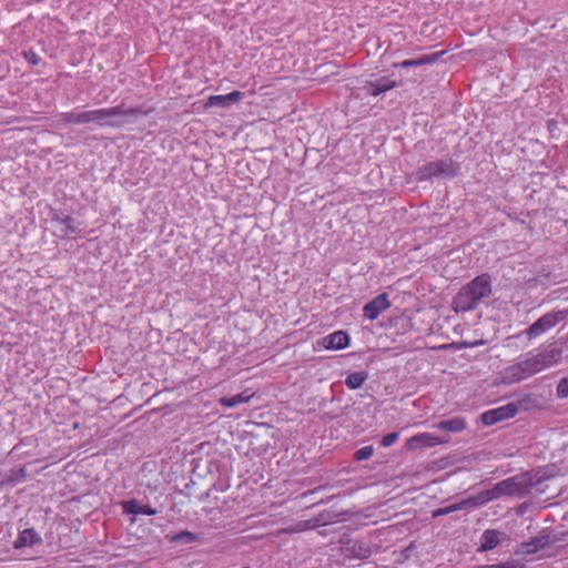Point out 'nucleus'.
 Segmentation results:
<instances>
[{"instance_id": "1", "label": "nucleus", "mask_w": 568, "mask_h": 568, "mask_svg": "<svg viewBox=\"0 0 568 568\" xmlns=\"http://www.w3.org/2000/svg\"><path fill=\"white\" fill-rule=\"evenodd\" d=\"M126 113L119 108L77 111L63 115L64 123L89 124L91 128L116 126L124 122Z\"/></svg>"}, {"instance_id": "2", "label": "nucleus", "mask_w": 568, "mask_h": 568, "mask_svg": "<svg viewBox=\"0 0 568 568\" xmlns=\"http://www.w3.org/2000/svg\"><path fill=\"white\" fill-rule=\"evenodd\" d=\"M530 353L520 362L505 368L501 372L500 381L505 384L518 383L523 379L539 373Z\"/></svg>"}, {"instance_id": "3", "label": "nucleus", "mask_w": 568, "mask_h": 568, "mask_svg": "<svg viewBox=\"0 0 568 568\" xmlns=\"http://www.w3.org/2000/svg\"><path fill=\"white\" fill-rule=\"evenodd\" d=\"M456 172L457 166L452 160H438L420 168L417 172V179L423 181L433 176H453L456 174Z\"/></svg>"}, {"instance_id": "4", "label": "nucleus", "mask_w": 568, "mask_h": 568, "mask_svg": "<svg viewBox=\"0 0 568 568\" xmlns=\"http://www.w3.org/2000/svg\"><path fill=\"white\" fill-rule=\"evenodd\" d=\"M507 488V481L498 483L490 489L483 490L474 496L466 498V503H469V507L483 506L505 494Z\"/></svg>"}, {"instance_id": "5", "label": "nucleus", "mask_w": 568, "mask_h": 568, "mask_svg": "<svg viewBox=\"0 0 568 568\" xmlns=\"http://www.w3.org/2000/svg\"><path fill=\"white\" fill-rule=\"evenodd\" d=\"M561 318V313H547L544 316H541L538 321H536L526 331V334L530 339L536 338L551 329L554 326H556Z\"/></svg>"}, {"instance_id": "6", "label": "nucleus", "mask_w": 568, "mask_h": 568, "mask_svg": "<svg viewBox=\"0 0 568 568\" xmlns=\"http://www.w3.org/2000/svg\"><path fill=\"white\" fill-rule=\"evenodd\" d=\"M530 355L537 365V369L541 372L550 366L556 365L560 359L561 352L558 348L550 347L530 353Z\"/></svg>"}, {"instance_id": "7", "label": "nucleus", "mask_w": 568, "mask_h": 568, "mask_svg": "<svg viewBox=\"0 0 568 568\" xmlns=\"http://www.w3.org/2000/svg\"><path fill=\"white\" fill-rule=\"evenodd\" d=\"M449 438L438 437L429 433H420L410 437L406 442V447L409 450H415L423 447H434L440 444L448 443Z\"/></svg>"}, {"instance_id": "8", "label": "nucleus", "mask_w": 568, "mask_h": 568, "mask_svg": "<svg viewBox=\"0 0 568 568\" xmlns=\"http://www.w3.org/2000/svg\"><path fill=\"white\" fill-rule=\"evenodd\" d=\"M517 413V407L514 404H507L494 409H489L481 415V422L485 425H494L503 419L514 417Z\"/></svg>"}, {"instance_id": "9", "label": "nucleus", "mask_w": 568, "mask_h": 568, "mask_svg": "<svg viewBox=\"0 0 568 568\" xmlns=\"http://www.w3.org/2000/svg\"><path fill=\"white\" fill-rule=\"evenodd\" d=\"M318 344L328 351L344 349L349 344V336L344 331H336L332 334L324 336Z\"/></svg>"}, {"instance_id": "10", "label": "nucleus", "mask_w": 568, "mask_h": 568, "mask_svg": "<svg viewBox=\"0 0 568 568\" xmlns=\"http://www.w3.org/2000/svg\"><path fill=\"white\" fill-rule=\"evenodd\" d=\"M466 291L477 301V303L489 295L490 282L487 276L481 275L465 286Z\"/></svg>"}, {"instance_id": "11", "label": "nucleus", "mask_w": 568, "mask_h": 568, "mask_svg": "<svg viewBox=\"0 0 568 568\" xmlns=\"http://www.w3.org/2000/svg\"><path fill=\"white\" fill-rule=\"evenodd\" d=\"M243 99V93L241 91H233L229 94L224 95H210L204 104L205 109L212 106H221L229 108L234 103L240 102Z\"/></svg>"}, {"instance_id": "12", "label": "nucleus", "mask_w": 568, "mask_h": 568, "mask_svg": "<svg viewBox=\"0 0 568 568\" xmlns=\"http://www.w3.org/2000/svg\"><path fill=\"white\" fill-rule=\"evenodd\" d=\"M389 301L386 294H381L375 297L373 301L367 303L364 307V315L368 320H376L379 314L389 307Z\"/></svg>"}, {"instance_id": "13", "label": "nucleus", "mask_w": 568, "mask_h": 568, "mask_svg": "<svg viewBox=\"0 0 568 568\" xmlns=\"http://www.w3.org/2000/svg\"><path fill=\"white\" fill-rule=\"evenodd\" d=\"M477 304V301L463 287L453 301V308L455 312H467L475 308Z\"/></svg>"}, {"instance_id": "14", "label": "nucleus", "mask_w": 568, "mask_h": 568, "mask_svg": "<svg viewBox=\"0 0 568 568\" xmlns=\"http://www.w3.org/2000/svg\"><path fill=\"white\" fill-rule=\"evenodd\" d=\"M80 223H78L73 217H65L63 220L57 221L55 231L60 233L61 236H73L81 231Z\"/></svg>"}, {"instance_id": "15", "label": "nucleus", "mask_w": 568, "mask_h": 568, "mask_svg": "<svg viewBox=\"0 0 568 568\" xmlns=\"http://www.w3.org/2000/svg\"><path fill=\"white\" fill-rule=\"evenodd\" d=\"M436 427L449 433H460L467 427V423L462 417H453L450 419L440 420Z\"/></svg>"}, {"instance_id": "16", "label": "nucleus", "mask_w": 568, "mask_h": 568, "mask_svg": "<svg viewBox=\"0 0 568 568\" xmlns=\"http://www.w3.org/2000/svg\"><path fill=\"white\" fill-rule=\"evenodd\" d=\"M396 87V82L388 79H379L375 82H369L366 87L372 95H379Z\"/></svg>"}, {"instance_id": "17", "label": "nucleus", "mask_w": 568, "mask_h": 568, "mask_svg": "<svg viewBox=\"0 0 568 568\" xmlns=\"http://www.w3.org/2000/svg\"><path fill=\"white\" fill-rule=\"evenodd\" d=\"M123 509L125 513L133 514V515L153 516L156 514V510L154 508H152L150 506H142L136 500L125 501L123 504Z\"/></svg>"}, {"instance_id": "18", "label": "nucleus", "mask_w": 568, "mask_h": 568, "mask_svg": "<svg viewBox=\"0 0 568 568\" xmlns=\"http://www.w3.org/2000/svg\"><path fill=\"white\" fill-rule=\"evenodd\" d=\"M40 537L33 529H24L14 541L16 548L29 547L38 542Z\"/></svg>"}, {"instance_id": "19", "label": "nucleus", "mask_w": 568, "mask_h": 568, "mask_svg": "<svg viewBox=\"0 0 568 568\" xmlns=\"http://www.w3.org/2000/svg\"><path fill=\"white\" fill-rule=\"evenodd\" d=\"M253 395V393L244 392L232 397H222L220 404L225 407H235L240 404L248 403Z\"/></svg>"}, {"instance_id": "20", "label": "nucleus", "mask_w": 568, "mask_h": 568, "mask_svg": "<svg viewBox=\"0 0 568 568\" xmlns=\"http://www.w3.org/2000/svg\"><path fill=\"white\" fill-rule=\"evenodd\" d=\"M500 541V532L496 530H486L483 535V545L481 548L484 550H489L495 548Z\"/></svg>"}, {"instance_id": "21", "label": "nucleus", "mask_w": 568, "mask_h": 568, "mask_svg": "<svg viewBox=\"0 0 568 568\" xmlns=\"http://www.w3.org/2000/svg\"><path fill=\"white\" fill-rule=\"evenodd\" d=\"M365 381L366 375L364 373L355 372L346 377L345 384L349 389H357L364 384Z\"/></svg>"}, {"instance_id": "22", "label": "nucleus", "mask_w": 568, "mask_h": 568, "mask_svg": "<svg viewBox=\"0 0 568 568\" xmlns=\"http://www.w3.org/2000/svg\"><path fill=\"white\" fill-rule=\"evenodd\" d=\"M433 61H435V57H427V58H422V59H417V60H405L400 63V67L407 68V67H413V65H422V64L430 63Z\"/></svg>"}, {"instance_id": "23", "label": "nucleus", "mask_w": 568, "mask_h": 568, "mask_svg": "<svg viewBox=\"0 0 568 568\" xmlns=\"http://www.w3.org/2000/svg\"><path fill=\"white\" fill-rule=\"evenodd\" d=\"M374 449L372 446H364L355 453L357 460H365L373 456Z\"/></svg>"}, {"instance_id": "24", "label": "nucleus", "mask_w": 568, "mask_h": 568, "mask_svg": "<svg viewBox=\"0 0 568 568\" xmlns=\"http://www.w3.org/2000/svg\"><path fill=\"white\" fill-rule=\"evenodd\" d=\"M196 539L195 535L190 531H182L172 537V541L192 542Z\"/></svg>"}, {"instance_id": "25", "label": "nucleus", "mask_w": 568, "mask_h": 568, "mask_svg": "<svg viewBox=\"0 0 568 568\" xmlns=\"http://www.w3.org/2000/svg\"><path fill=\"white\" fill-rule=\"evenodd\" d=\"M557 393L560 397H568V376L559 382Z\"/></svg>"}, {"instance_id": "26", "label": "nucleus", "mask_w": 568, "mask_h": 568, "mask_svg": "<svg viewBox=\"0 0 568 568\" xmlns=\"http://www.w3.org/2000/svg\"><path fill=\"white\" fill-rule=\"evenodd\" d=\"M398 437H399L398 433H389L382 438L381 444L384 447H389L398 439Z\"/></svg>"}, {"instance_id": "27", "label": "nucleus", "mask_w": 568, "mask_h": 568, "mask_svg": "<svg viewBox=\"0 0 568 568\" xmlns=\"http://www.w3.org/2000/svg\"><path fill=\"white\" fill-rule=\"evenodd\" d=\"M469 506V503H466V499H463L459 503L446 506L445 509H447V515L457 510H462Z\"/></svg>"}, {"instance_id": "28", "label": "nucleus", "mask_w": 568, "mask_h": 568, "mask_svg": "<svg viewBox=\"0 0 568 568\" xmlns=\"http://www.w3.org/2000/svg\"><path fill=\"white\" fill-rule=\"evenodd\" d=\"M444 515H447V509H445V507L436 509L433 513V517H439V516H444Z\"/></svg>"}, {"instance_id": "29", "label": "nucleus", "mask_w": 568, "mask_h": 568, "mask_svg": "<svg viewBox=\"0 0 568 568\" xmlns=\"http://www.w3.org/2000/svg\"><path fill=\"white\" fill-rule=\"evenodd\" d=\"M479 568H510V566H507L506 564H494V565L483 566Z\"/></svg>"}]
</instances>
